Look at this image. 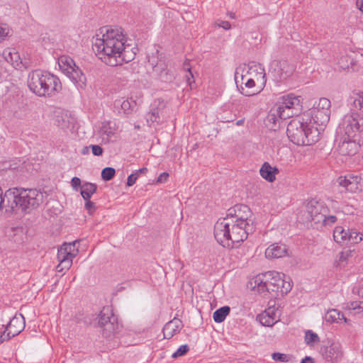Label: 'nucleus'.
I'll use <instances>...</instances> for the list:
<instances>
[{
    "mask_svg": "<svg viewBox=\"0 0 363 363\" xmlns=\"http://www.w3.org/2000/svg\"><path fill=\"white\" fill-rule=\"evenodd\" d=\"M330 101L320 98L311 108L292 119L288 124L286 134L289 139L297 145H312L320 139L330 117Z\"/></svg>",
    "mask_w": 363,
    "mask_h": 363,
    "instance_id": "1",
    "label": "nucleus"
},
{
    "mask_svg": "<svg viewBox=\"0 0 363 363\" xmlns=\"http://www.w3.org/2000/svg\"><path fill=\"white\" fill-rule=\"evenodd\" d=\"M93 50L109 66L121 65L134 60L137 48L128 42L120 27H104L93 38Z\"/></svg>",
    "mask_w": 363,
    "mask_h": 363,
    "instance_id": "2",
    "label": "nucleus"
},
{
    "mask_svg": "<svg viewBox=\"0 0 363 363\" xmlns=\"http://www.w3.org/2000/svg\"><path fill=\"white\" fill-rule=\"evenodd\" d=\"M249 231L242 228L233 220L220 218L214 225V237L216 241L226 248H234L247 238Z\"/></svg>",
    "mask_w": 363,
    "mask_h": 363,
    "instance_id": "3",
    "label": "nucleus"
},
{
    "mask_svg": "<svg viewBox=\"0 0 363 363\" xmlns=\"http://www.w3.org/2000/svg\"><path fill=\"white\" fill-rule=\"evenodd\" d=\"M29 89L38 96L51 97L57 94L62 89L60 79L48 72L35 70L28 78Z\"/></svg>",
    "mask_w": 363,
    "mask_h": 363,
    "instance_id": "4",
    "label": "nucleus"
},
{
    "mask_svg": "<svg viewBox=\"0 0 363 363\" xmlns=\"http://www.w3.org/2000/svg\"><path fill=\"white\" fill-rule=\"evenodd\" d=\"M5 198L13 200L15 206H18L22 211L29 212L36 208L43 201V194L37 189H9L5 193Z\"/></svg>",
    "mask_w": 363,
    "mask_h": 363,
    "instance_id": "5",
    "label": "nucleus"
},
{
    "mask_svg": "<svg viewBox=\"0 0 363 363\" xmlns=\"http://www.w3.org/2000/svg\"><path fill=\"white\" fill-rule=\"evenodd\" d=\"M341 135L350 138L361 139L363 136V117L357 112L345 115L339 124Z\"/></svg>",
    "mask_w": 363,
    "mask_h": 363,
    "instance_id": "6",
    "label": "nucleus"
},
{
    "mask_svg": "<svg viewBox=\"0 0 363 363\" xmlns=\"http://www.w3.org/2000/svg\"><path fill=\"white\" fill-rule=\"evenodd\" d=\"M60 70L79 88H83L86 84V77L77 67L74 60L68 55H61L57 58Z\"/></svg>",
    "mask_w": 363,
    "mask_h": 363,
    "instance_id": "7",
    "label": "nucleus"
},
{
    "mask_svg": "<svg viewBox=\"0 0 363 363\" xmlns=\"http://www.w3.org/2000/svg\"><path fill=\"white\" fill-rule=\"evenodd\" d=\"M225 218H229V220H233L235 223L239 224L240 226L249 232H251L253 229L252 213L250 208L246 205L235 206L228 210Z\"/></svg>",
    "mask_w": 363,
    "mask_h": 363,
    "instance_id": "8",
    "label": "nucleus"
},
{
    "mask_svg": "<svg viewBox=\"0 0 363 363\" xmlns=\"http://www.w3.org/2000/svg\"><path fill=\"white\" fill-rule=\"evenodd\" d=\"M301 106L300 96L287 94L281 96L277 104V112L280 118L285 120L292 117L299 111Z\"/></svg>",
    "mask_w": 363,
    "mask_h": 363,
    "instance_id": "9",
    "label": "nucleus"
},
{
    "mask_svg": "<svg viewBox=\"0 0 363 363\" xmlns=\"http://www.w3.org/2000/svg\"><path fill=\"white\" fill-rule=\"evenodd\" d=\"M266 275H269L270 278L267 279L269 292H277L283 296L291 290L292 281L290 277L275 271L267 272Z\"/></svg>",
    "mask_w": 363,
    "mask_h": 363,
    "instance_id": "10",
    "label": "nucleus"
},
{
    "mask_svg": "<svg viewBox=\"0 0 363 363\" xmlns=\"http://www.w3.org/2000/svg\"><path fill=\"white\" fill-rule=\"evenodd\" d=\"M77 241H74L69 243H64L57 252V259L60 262L57 266L58 272L67 270L72 264L73 259L78 254V249L76 247Z\"/></svg>",
    "mask_w": 363,
    "mask_h": 363,
    "instance_id": "11",
    "label": "nucleus"
},
{
    "mask_svg": "<svg viewBox=\"0 0 363 363\" xmlns=\"http://www.w3.org/2000/svg\"><path fill=\"white\" fill-rule=\"evenodd\" d=\"M333 238L340 245L357 244L362 240L363 235L354 229L338 225L333 230Z\"/></svg>",
    "mask_w": 363,
    "mask_h": 363,
    "instance_id": "12",
    "label": "nucleus"
},
{
    "mask_svg": "<svg viewBox=\"0 0 363 363\" xmlns=\"http://www.w3.org/2000/svg\"><path fill=\"white\" fill-rule=\"evenodd\" d=\"M269 72L273 75L274 80L283 82L293 74L294 67L285 60L274 61L270 65Z\"/></svg>",
    "mask_w": 363,
    "mask_h": 363,
    "instance_id": "13",
    "label": "nucleus"
},
{
    "mask_svg": "<svg viewBox=\"0 0 363 363\" xmlns=\"http://www.w3.org/2000/svg\"><path fill=\"white\" fill-rule=\"evenodd\" d=\"M257 84V92H260L266 85L267 78L264 67L259 63L252 62L244 72Z\"/></svg>",
    "mask_w": 363,
    "mask_h": 363,
    "instance_id": "14",
    "label": "nucleus"
},
{
    "mask_svg": "<svg viewBox=\"0 0 363 363\" xmlns=\"http://www.w3.org/2000/svg\"><path fill=\"white\" fill-rule=\"evenodd\" d=\"M360 148V139L350 138L347 135H342L337 146V151L340 155L352 156L358 152Z\"/></svg>",
    "mask_w": 363,
    "mask_h": 363,
    "instance_id": "15",
    "label": "nucleus"
},
{
    "mask_svg": "<svg viewBox=\"0 0 363 363\" xmlns=\"http://www.w3.org/2000/svg\"><path fill=\"white\" fill-rule=\"evenodd\" d=\"M337 182L350 192L355 193L363 191V177L362 175L340 176L337 178Z\"/></svg>",
    "mask_w": 363,
    "mask_h": 363,
    "instance_id": "16",
    "label": "nucleus"
},
{
    "mask_svg": "<svg viewBox=\"0 0 363 363\" xmlns=\"http://www.w3.org/2000/svg\"><path fill=\"white\" fill-rule=\"evenodd\" d=\"M281 311L279 306H269L257 316V320L264 326L272 327L279 320Z\"/></svg>",
    "mask_w": 363,
    "mask_h": 363,
    "instance_id": "17",
    "label": "nucleus"
},
{
    "mask_svg": "<svg viewBox=\"0 0 363 363\" xmlns=\"http://www.w3.org/2000/svg\"><path fill=\"white\" fill-rule=\"evenodd\" d=\"M245 70H240V69H238L235 74V80L236 84L240 82L239 77H240V83L241 84H244L246 88L252 89L255 88L256 89L252 91H245L243 88H242V94L245 96H252L255 94L257 92V84L250 77H247L246 74L244 73Z\"/></svg>",
    "mask_w": 363,
    "mask_h": 363,
    "instance_id": "18",
    "label": "nucleus"
},
{
    "mask_svg": "<svg viewBox=\"0 0 363 363\" xmlns=\"http://www.w3.org/2000/svg\"><path fill=\"white\" fill-rule=\"evenodd\" d=\"M269 275H266V272L259 274L253 277L250 282L252 290L265 296L269 293L267 282V279H269Z\"/></svg>",
    "mask_w": 363,
    "mask_h": 363,
    "instance_id": "19",
    "label": "nucleus"
},
{
    "mask_svg": "<svg viewBox=\"0 0 363 363\" xmlns=\"http://www.w3.org/2000/svg\"><path fill=\"white\" fill-rule=\"evenodd\" d=\"M116 321V318L113 316L109 308H104L99 315V325L104 327V330L108 333L115 331L114 323Z\"/></svg>",
    "mask_w": 363,
    "mask_h": 363,
    "instance_id": "20",
    "label": "nucleus"
},
{
    "mask_svg": "<svg viewBox=\"0 0 363 363\" xmlns=\"http://www.w3.org/2000/svg\"><path fill=\"white\" fill-rule=\"evenodd\" d=\"M116 132V126L114 122L105 121L99 124L98 133L104 143H109Z\"/></svg>",
    "mask_w": 363,
    "mask_h": 363,
    "instance_id": "21",
    "label": "nucleus"
},
{
    "mask_svg": "<svg viewBox=\"0 0 363 363\" xmlns=\"http://www.w3.org/2000/svg\"><path fill=\"white\" fill-rule=\"evenodd\" d=\"M342 354V347L338 343H332L322 350L323 358L328 362H338Z\"/></svg>",
    "mask_w": 363,
    "mask_h": 363,
    "instance_id": "22",
    "label": "nucleus"
},
{
    "mask_svg": "<svg viewBox=\"0 0 363 363\" xmlns=\"http://www.w3.org/2000/svg\"><path fill=\"white\" fill-rule=\"evenodd\" d=\"M306 221H313L315 223V218L318 213L323 214L326 212V209L321 203L311 201L306 205Z\"/></svg>",
    "mask_w": 363,
    "mask_h": 363,
    "instance_id": "23",
    "label": "nucleus"
},
{
    "mask_svg": "<svg viewBox=\"0 0 363 363\" xmlns=\"http://www.w3.org/2000/svg\"><path fill=\"white\" fill-rule=\"evenodd\" d=\"M287 255L286 247L279 242L269 245L265 250V257L267 259H278Z\"/></svg>",
    "mask_w": 363,
    "mask_h": 363,
    "instance_id": "24",
    "label": "nucleus"
},
{
    "mask_svg": "<svg viewBox=\"0 0 363 363\" xmlns=\"http://www.w3.org/2000/svg\"><path fill=\"white\" fill-rule=\"evenodd\" d=\"M279 173V169L275 166H272L267 162H264L259 169V174L262 178L270 183L276 180Z\"/></svg>",
    "mask_w": 363,
    "mask_h": 363,
    "instance_id": "25",
    "label": "nucleus"
},
{
    "mask_svg": "<svg viewBox=\"0 0 363 363\" xmlns=\"http://www.w3.org/2000/svg\"><path fill=\"white\" fill-rule=\"evenodd\" d=\"M24 328L25 320L23 316L21 315H16L10 320L6 325V331H9L12 335L16 336L23 331Z\"/></svg>",
    "mask_w": 363,
    "mask_h": 363,
    "instance_id": "26",
    "label": "nucleus"
},
{
    "mask_svg": "<svg viewBox=\"0 0 363 363\" xmlns=\"http://www.w3.org/2000/svg\"><path fill=\"white\" fill-rule=\"evenodd\" d=\"M137 103L132 98L130 99H119L114 101V107L120 112L123 111L124 113H131L136 107Z\"/></svg>",
    "mask_w": 363,
    "mask_h": 363,
    "instance_id": "27",
    "label": "nucleus"
},
{
    "mask_svg": "<svg viewBox=\"0 0 363 363\" xmlns=\"http://www.w3.org/2000/svg\"><path fill=\"white\" fill-rule=\"evenodd\" d=\"M325 320L330 323H340L343 321L345 323H349L350 320L345 318L344 314L335 308H331L327 311L325 314Z\"/></svg>",
    "mask_w": 363,
    "mask_h": 363,
    "instance_id": "28",
    "label": "nucleus"
},
{
    "mask_svg": "<svg viewBox=\"0 0 363 363\" xmlns=\"http://www.w3.org/2000/svg\"><path fill=\"white\" fill-rule=\"evenodd\" d=\"M180 329L181 321L179 319L174 318L169 321L163 328L164 337L167 339L171 338L179 332Z\"/></svg>",
    "mask_w": 363,
    "mask_h": 363,
    "instance_id": "29",
    "label": "nucleus"
},
{
    "mask_svg": "<svg viewBox=\"0 0 363 363\" xmlns=\"http://www.w3.org/2000/svg\"><path fill=\"white\" fill-rule=\"evenodd\" d=\"M342 309L350 315H357L363 313V301H354L343 304Z\"/></svg>",
    "mask_w": 363,
    "mask_h": 363,
    "instance_id": "30",
    "label": "nucleus"
},
{
    "mask_svg": "<svg viewBox=\"0 0 363 363\" xmlns=\"http://www.w3.org/2000/svg\"><path fill=\"white\" fill-rule=\"evenodd\" d=\"M2 55L13 67H18L21 63L20 55L15 49L6 48L3 51Z\"/></svg>",
    "mask_w": 363,
    "mask_h": 363,
    "instance_id": "31",
    "label": "nucleus"
},
{
    "mask_svg": "<svg viewBox=\"0 0 363 363\" xmlns=\"http://www.w3.org/2000/svg\"><path fill=\"white\" fill-rule=\"evenodd\" d=\"M69 113L65 111H57L55 114V123L61 128H67L72 123Z\"/></svg>",
    "mask_w": 363,
    "mask_h": 363,
    "instance_id": "32",
    "label": "nucleus"
},
{
    "mask_svg": "<svg viewBox=\"0 0 363 363\" xmlns=\"http://www.w3.org/2000/svg\"><path fill=\"white\" fill-rule=\"evenodd\" d=\"M347 101L352 108L363 111V92H353Z\"/></svg>",
    "mask_w": 363,
    "mask_h": 363,
    "instance_id": "33",
    "label": "nucleus"
},
{
    "mask_svg": "<svg viewBox=\"0 0 363 363\" xmlns=\"http://www.w3.org/2000/svg\"><path fill=\"white\" fill-rule=\"evenodd\" d=\"M96 185L92 183H85L81 186V195L84 200L90 199L96 191Z\"/></svg>",
    "mask_w": 363,
    "mask_h": 363,
    "instance_id": "34",
    "label": "nucleus"
},
{
    "mask_svg": "<svg viewBox=\"0 0 363 363\" xmlns=\"http://www.w3.org/2000/svg\"><path fill=\"white\" fill-rule=\"evenodd\" d=\"M230 311V307L227 306L217 309L213 314L214 321L218 323L223 322L229 314Z\"/></svg>",
    "mask_w": 363,
    "mask_h": 363,
    "instance_id": "35",
    "label": "nucleus"
},
{
    "mask_svg": "<svg viewBox=\"0 0 363 363\" xmlns=\"http://www.w3.org/2000/svg\"><path fill=\"white\" fill-rule=\"evenodd\" d=\"M283 118H280L279 116L277 114V112L276 111V113H270L267 118V120L265 121L266 125L272 130H276L279 126V121L280 120H282Z\"/></svg>",
    "mask_w": 363,
    "mask_h": 363,
    "instance_id": "36",
    "label": "nucleus"
},
{
    "mask_svg": "<svg viewBox=\"0 0 363 363\" xmlns=\"http://www.w3.org/2000/svg\"><path fill=\"white\" fill-rule=\"evenodd\" d=\"M304 341L307 345L313 347L315 345L320 342V337L311 330H308L305 333Z\"/></svg>",
    "mask_w": 363,
    "mask_h": 363,
    "instance_id": "37",
    "label": "nucleus"
},
{
    "mask_svg": "<svg viewBox=\"0 0 363 363\" xmlns=\"http://www.w3.org/2000/svg\"><path fill=\"white\" fill-rule=\"evenodd\" d=\"M352 252L353 251L352 250L341 252L338 255L337 260L336 261L337 267L340 268L345 267L347 263L348 259L352 256Z\"/></svg>",
    "mask_w": 363,
    "mask_h": 363,
    "instance_id": "38",
    "label": "nucleus"
},
{
    "mask_svg": "<svg viewBox=\"0 0 363 363\" xmlns=\"http://www.w3.org/2000/svg\"><path fill=\"white\" fill-rule=\"evenodd\" d=\"M315 223L322 222L324 225H330L337 220V217L335 216H326L325 213L323 214L318 213L316 216Z\"/></svg>",
    "mask_w": 363,
    "mask_h": 363,
    "instance_id": "39",
    "label": "nucleus"
},
{
    "mask_svg": "<svg viewBox=\"0 0 363 363\" xmlns=\"http://www.w3.org/2000/svg\"><path fill=\"white\" fill-rule=\"evenodd\" d=\"M184 69L186 70V73L185 74V79L187 86L189 89L191 90L194 87V75L191 71V68L189 65V61H186L184 64Z\"/></svg>",
    "mask_w": 363,
    "mask_h": 363,
    "instance_id": "40",
    "label": "nucleus"
},
{
    "mask_svg": "<svg viewBox=\"0 0 363 363\" xmlns=\"http://www.w3.org/2000/svg\"><path fill=\"white\" fill-rule=\"evenodd\" d=\"M159 117V108L157 107L152 108L151 111L147 114V121L150 126L152 125L155 123H157Z\"/></svg>",
    "mask_w": 363,
    "mask_h": 363,
    "instance_id": "41",
    "label": "nucleus"
},
{
    "mask_svg": "<svg viewBox=\"0 0 363 363\" xmlns=\"http://www.w3.org/2000/svg\"><path fill=\"white\" fill-rule=\"evenodd\" d=\"M189 350V346L186 344L180 345L179 348L172 354V357L177 359L184 356Z\"/></svg>",
    "mask_w": 363,
    "mask_h": 363,
    "instance_id": "42",
    "label": "nucleus"
},
{
    "mask_svg": "<svg viewBox=\"0 0 363 363\" xmlns=\"http://www.w3.org/2000/svg\"><path fill=\"white\" fill-rule=\"evenodd\" d=\"M115 174L114 168L106 167L101 171V177L104 181H109L114 177Z\"/></svg>",
    "mask_w": 363,
    "mask_h": 363,
    "instance_id": "43",
    "label": "nucleus"
},
{
    "mask_svg": "<svg viewBox=\"0 0 363 363\" xmlns=\"http://www.w3.org/2000/svg\"><path fill=\"white\" fill-rule=\"evenodd\" d=\"M272 358L274 361L281 362H288L290 359V357L288 354L280 353V352H274L272 354Z\"/></svg>",
    "mask_w": 363,
    "mask_h": 363,
    "instance_id": "44",
    "label": "nucleus"
},
{
    "mask_svg": "<svg viewBox=\"0 0 363 363\" xmlns=\"http://www.w3.org/2000/svg\"><path fill=\"white\" fill-rule=\"evenodd\" d=\"M147 62L148 64L154 69L155 68L159 63V57H158V50H156L155 55L152 54V55L147 56Z\"/></svg>",
    "mask_w": 363,
    "mask_h": 363,
    "instance_id": "45",
    "label": "nucleus"
},
{
    "mask_svg": "<svg viewBox=\"0 0 363 363\" xmlns=\"http://www.w3.org/2000/svg\"><path fill=\"white\" fill-rule=\"evenodd\" d=\"M352 292L363 297V280L359 281L352 289Z\"/></svg>",
    "mask_w": 363,
    "mask_h": 363,
    "instance_id": "46",
    "label": "nucleus"
},
{
    "mask_svg": "<svg viewBox=\"0 0 363 363\" xmlns=\"http://www.w3.org/2000/svg\"><path fill=\"white\" fill-rule=\"evenodd\" d=\"M350 63V58L347 56H343L338 61L339 67L342 69H346L349 68V65Z\"/></svg>",
    "mask_w": 363,
    "mask_h": 363,
    "instance_id": "47",
    "label": "nucleus"
},
{
    "mask_svg": "<svg viewBox=\"0 0 363 363\" xmlns=\"http://www.w3.org/2000/svg\"><path fill=\"white\" fill-rule=\"evenodd\" d=\"M9 27L5 24H0V43L8 35Z\"/></svg>",
    "mask_w": 363,
    "mask_h": 363,
    "instance_id": "48",
    "label": "nucleus"
},
{
    "mask_svg": "<svg viewBox=\"0 0 363 363\" xmlns=\"http://www.w3.org/2000/svg\"><path fill=\"white\" fill-rule=\"evenodd\" d=\"M89 147L91 149L92 153L95 156H100L103 153V149L98 145H91Z\"/></svg>",
    "mask_w": 363,
    "mask_h": 363,
    "instance_id": "49",
    "label": "nucleus"
},
{
    "mask_svg": "<svg viewBox=\"0 0 363 363\" xmlns=\"http://www.w3.org/2000/svg\"><path fill=\"white\" fill-rule=\"evenodd\" d=\"M138 177V172H135V173L130 174L127 179V185L128 186H133L135 183Z\"/></svg>",
    "mask_w": 363,
    "mask_h": 363,
    "instance_id": "50",
    "label": "nucleus"
},
{
    "mask_svg": "<svg viewBox=\"0 0 363 363\" xmlns=\"http://www.w3.org/2000/svg\"><path fill=\"white\" fill-rule=\"evenodd\" d=\"M14 337L12 335L9 331H6V328L5 330L0 335V344L4 342L6 340H9L11 337Z\"/></svg>",
    "mask_w": 363,
    "mask_h": 363,
    "instance_id": "51",
    "label": "nucleus"
},
{
    "mask_svg": "<svg viewBox=\"0 0 363 363\" xmlns=\"http://www.w3.org/2000/svg\"><path fill=\"white\" fill-rule=\"evenodd\" d=\"M71 184L75 191H78V188L81 186V179L79 177H74L71 180Z\"/></svg>",
    "mask_w": 363,
    "mask_h": 363,
    "instance_id": "52",
    "label": "nucleus"
},
{
    "mask_svg": "<svg viewBox=\"0 0 363 363\" xmlns=\"http://www.w3.org/2000/svg\"><path fill=\"white\" fill-rule=\"evenodd\" d=\"M85 201H86V203H85L86 209L88 210L89 213H92L95 211L94 203L92 201H91L90 199L85 200Z\"/></svg>",
    "mask_w": 363,
    "mask_h": 363,
    "instance_id": "53",
    "label": "nucleus"
},
{
    "mask_svg": "<svg viewBox=\"0 0 363 363\" xmlns=\"http://www.w3.org/2000/svg\"><path fill=\"white\" fill-rule=\"evenodd\" d=\"M218 26L223 28L225 30H229L231 28V25L228 21H221Z\"/></svg>",
    "mask_w": 363,
    "mask_h": 363,
    "instance_id": "54",
    "label": "nucleus"
},
{
    "mask_svg": "<svg viewBox=\"0 0 363 363\" xmlns=\"http://www.w3.org/2000/svg\"><path fill=\"white\" fill-rule=\"evenodd\" d=\"M301 363H314V360L311 357H306L301 360Z\"/></svg>",
    "mask_w": 363,
    "mask_h": 363,
    "instance_id": "55",
    "label": "nucleus"
},
{
    "mask_svg": "<svg viewBox=\"0 0 363 363\" xmlns=\"http://www.w3.org/2000/svg\"><path fill=\"white\" fill-rule=\"evenodd\" d=\"M356 4L357 8L363 13V0H357Z\"/></svg>",
    "mask_w": 363,
    "mask_h": 363,
    "instance_id": "56",
    "label": "nucleus"
},
{
    "mask_svg": "<svg viewBox=\"0 0 363 363\" xmlns=\"http://www.w3.org/2000/svg\"><path fill=\"white\" fill-rule=\"evenodd\" d=\"M168 177H169L168 173L164 172L162 174H160V183L166 181Z\"/></svg>",
    "mask_w": 363,
    "mask_h": 363,
    "instance_id": "57",
    "label": "nucleus"
},
{
    "mask_svg": "<svg viewBox=\"0 0 363 363\" xmlns=\"http://www.w3.org/2000/svg\"><path fill=\"white\" fill-rule=\"evenodd\" d=\"M244 122H245V120H244V119H240V120H238V121L235 123V124H236V125L240 126V125H243V124H244Z\"/></svg>",
    "mask_w": 363,
    "mask_h": 363,
    "instance_id": "58",
    "label": "nucleus"
},
{
    "mask_svg": "<svg viewBox=\"0 0 363 363\" xmlns=\"http://www.w3.org/2000/svg\"><path fill=\"white\" fill-rule=\"evenodd\" d=\"M146 171H147V168L143 167V168H141L139 170H138L136 172H138V174H139L140 173H143Z\"/></svg>",
    "mask_w": 363,
    "mask_h": 363,
    "instance_id": "59",
    "label": "nucleus"
},
{
    "mask_svg": "<svg viewBox=\"0 0 363 363\" xmlns=\"http://www.w3.org/2000/svg\"><path fill=\"white\" fill-rule=\"evenodd\" d=\"M87 152H88V147H84V148L82 149V153L83 155H85V154H86Z\"/></svg>",
    "mask_w": 363,
    "mask_h": 363,
    "instance_id": "60",
    "label": "nucleus"
},
{
    "mask_svg": "<svg viewBox=\"0 0 363 363\" xmlns=\"http://www.w3.org/2000/svg\"><path fill=\"white\" fill-rule=\"evenodd\" d=\"M172 79V77L170 75L169 77H167V79L171 80Z\"/></svg>",
    "mask_w": 363,
    "mask_h": 363,
    "instance_id": "61",
    "label": "nucleus"
},
{
    "mask_svg": "<svg viewBox=\"0 0 363 363\" xmlns=\"http://www.w3.org/2000/svg\"><path fill=\"white\" fill-rule=\"evenodd\" d=\"M172 199H174V201H177L178 199H176L175 197H173Z\"/></svg>",
    "mask_w": 363,
    "mask_h": 363,
    "instance_id": "62",
    "label": "nucleus"
},
{
    "mask_svg": "<svg viewBox=\"0 0 363 363\" xmlns=\"http://www.w3.org/2000/svg\"><path fill=\"white\" fill-rule=\"evenodd\" d=\"M156 182H159V178L156 179Z\"/></svg>",
    "mask_w": 363,
    "mask_h": 363,
    "instance_id": "63",
    "label": "nucleus"
}]
</instances>
